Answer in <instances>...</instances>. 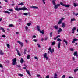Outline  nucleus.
Returning <instances> with one entry per match:
<instances>
[{"instance_id": "1", "label": "nucleus", "mask_w": 78, "mask_h": 78, "mask_svg": "<svg viewBox=\"0 0 78 78\" xmlns=\"http://www.w3.org/2000/svg\"><path fill=\"white\" fill-rule=\"evenodd\" d=\"M19 6H16V7L15 8V10L18 11H21L23 10V11H28V9H27V8H26V7H24L22 8H19Z\"/></svg>"}, {"instance_id": "2", "label": "nucleus", "mask_w": 78, "mask_h": 78, "mask_svg": "<svg viewBox=\"0 0 78 78\" xmlns=\"http://www.w3.org/2000/svg\"><path fill=\"white\" fill-rule=\"evenodd\" d=\"M55 2H56V0H52V3L54 5V8L55 9H56L58 8V7L60 6V4H58L57 5H56V3H55Z\"/></svg>"}, {"instance_id": "3", "label": "nucleus", "mask_w": 78, "mask_h": 78, "mask_svg": "<svg viewBox=\"0 0 78 78\" xmlns=\"http://www.w3.org/2000/svg\"><path fill=\"white\" fill-rule=\"evenodd\" d=\"M60 5H62V6H65V7H66V8H69V7H70V5L67 4V5H65L63 3L61 2Z\"/></svg>"}, {"instance_id": "4", "label": "nucleus", "mask_w": 78, "mask_h": 78, "mask_svg": "<svg viewBox=\"0 0 78 78\" xmlns=\"http://www.w3.org/2000/svg\"><path fill=\"white\" fill-rule=\"evenodd\" d=\"M48 50L51 52V53L52 54L53 53H54L55 52V50L54 48H53L51 49V47H50L49 48H48Z\"/></svg>"}, {"instance_id": "5", "label": "nucleus", "mask_w": 78, "mask_h": 78, "mask_svg": "<svg viewBox=\"0 0 78 78\" xmlns=\"http://www.w3.org/2000/svg\"><path fill=\"white\" fill-rule=\"evenodd\" d=\"M12 61H13V65H16V63H17V62H16V61H17V59L16 58H14L12 60Z\"/></svg>"}, {"instance_id": "6", "label": "nucleus", "mask_w": 78, "mask_h": 78, "mask_svg": "<svg viewBox=\"0 0 78 78\" xmlns=\"http://www.w3.org/2000/svg\"><path fill=\"white\" fill-rule=\"evenodd\" d=\"M17 42L19 44H20L21 45V47L22 48V47H23V43L22 42H20V41H17Z\"/></svg>"}, {"instance_id": "7", "label": "nucleus", "mask_w": 78, "mask_h": 78, "mask_svg": "<svg viewBox=\"0 0 78 78\" xmlns=\"http://www.w3.org/2000/svg\"><path fill=\"white\" fill-rule=\"evenodd\" d=\"M47 54L46 53H45L44 54V58H46V59H47L46 60H48V58L47 57Z\"/></svg>"}, {"instance_id": "8", "label": "nucleus", "mask_w": 78, "mask_h": 78, "mask_svg": "<svg viewBox=\"0 0 78 78\" xmlns=\"http://www.w3.org/2000/svg\"><path fill=\"white\" fill-rule=\"evenodd\" d=\"M53 28H54L55 29V30H58V29H59V27H58V26L57 25L54 26L53 27Z\"/></svg>"}, {"instance_id": "9", "label": "nucleus", "mask_w": 78, "mask_h": 78, "mask_svg": "<svg viewBox=\"0 0 78 78\" xmlns=\"http://www.w3.org/2000/svg\"><path fill=\"white\" fill-rule=\"evenodd\" d=\"M76 27H73L72 29V33H75V30H76Z\"/></svg>"}, {"instance_id": "10", "label": "nucleus", "mask_w": 78, "mask_h": 78, "mask_svg": "<svg viewBox=\"0 0 78 78\" xmlns=\"http://www.w3.org/2000/svg\"><path fill=\"white\" fill-rule=\"evenodd\" d=\"M62 31V30L61 28H59L58 30V34H59Z\"/></svg>"}, {"instance_id": "11", "label": "nucleus", "mask_w": 78, "mask_h": 78, "mask_svg": "<svg viewBox=\"0 0 78 78\" xmlns=\"http://www.w3.org/2000/svg\"><path fill=\"white\" fill-rule=\"evenodd\" d=\"M74 55L75 56L78 57V53L77 51L75 52L74 53Z\"/></svg>"}, {"instance_id": "12", "label": "nucleus", "mask_w": 78, "mask_h": 78, "mask_svg": "<svg viewBox=\"0 0 78 78\" xmlns=\"http://www.w3.org/2000/svg\"><path fill=\"white\" fill-rule=\"evenodd\" d=\"M30 7L31 8H33L34 9H38L39 8V7L36 6H30Z\"/></svg>"}, {"instance_id": "13", "label": "nucleus", "mask_w": 78, "mask_h": 78, "mask_svg": "<svg viewBox=\"0 0 78 78\" xmlns=\"http://www.w3.org/2000/svg\"><path fill=\"white\" fill-rule=\"evenodd\" d=\"M51 78H58V75L56 74V73H55L54 78L52 77Z\"/></svg>"}, {"instance_id": "14", "label": "nucleus", "mask_w": 78, "mask_h": 78, "mask_svg": "<svg viewBox=\"0 0 78 78\" xmlns=\"http://www.w3.org/2000/svg\"><path fill=\"white\" fill-rule=\"evenodd\" d=\"M78 39H74L73 40V41H72V43H75V41H78Z\"/></svg>"}, {"instance_id": "15", "label": "nucleus", "mask_w": 78, "mask_h": 78, "mask_svg": "<svg viewBox=\"0 0 78 78\" xmlns=\"http://www.w3.org/2000/svg\"><path fill=\"white\" fill-rule=\"evenodd\" d=\"M63 42L65 43L66 45H68V43L67 42V41L65 39H64L63 40Z\"/></svg>"}, {"instance_id": "16", "label": "nucleus", "mask_w": 78, "mask_h": 78, "mask_svg": "<svg viewBox=\"0 0 78 78\" xmlns=\"http://www.w3.org/2000/svg\"><path fill=\"white\" fill-rule=\"evenodd\" d=\"M26 72L27 73V74L29 75H30V76H31V74L29 72V71L28 70H27V69H26Z\"/></svg>"}, {"instance_id": "17", "label": "nucleus", "mask_w": 78, "mask_h": 78, "mask_svg": "<svg viewBox=\"0 0 78 78\" xmlns=\"http://www.w3.org/2000/svg\"><path fill=\"white\" fill-rule=\"evenodd\" d=\"M37 30H38V31H41V29H40V27L39 26H37Z\"/></svg>"}, {"instance_id": "18", "label": "nucleus", "mask_w": 78, "mask_h": 78, "mask_svg": "<svg viewBox=\"0 0 78 78\" xmlns=\"http://www.w3.org/2000/svg\"><path fill=\"white\" fill-rule=\"evenodd\" d=\"M61 47V42H58V48H59Z\"/></svg>"}, {"instance_id": "19", "label": "nucleus", "mask_w": 78, "mask_h": 78, "mask_svg": "<svg viewBox=\"0 0 78 78\" xmlns=\"http://www.w3.org/2000/svg\"><path fill=\"white\" fill-rule=\"evenodd\" d=\"M0 30H2L3 32H4V33H5V29H4V28H3L2 27H1L0 28Z\"/></svg>"}, {"instance_id": "20", "label": "nucleus", "mask_w": 78, "mask_h": 78, "mask_svg": "<svg viewBox=\"0 0 78 78\" xmlns=\"http://www.w3.org/2000/svg\"><path fill=\"white\" fill-rule=\"evenodd\" d=\"M24 3V2H21V3L18 4V5L19 6H22V5H24L23 4Z\"/></svg>"}, {"instance_id": "21", "label": "nucleus", "mask_w": 78, "mask_h": 78, "mask_svg": "<svg viewBox=\"0 0 78 78\" xmlns=\"http://www.w3.org/2000/svg\"><path fill=\"white\" fill-rule=\"evenodd\" d=\"M23 59V58H21V60L20 61V62L21 63V64H22L24 62Z\"/></svg>"}, {"instance_id": "22", "label": "nucleus", "mask_w": 78, "mask_h": 78, "mask_svg": "<svg viewBox=\"0 0 78 78\" xmlns=\"http://www.w3.org/2000/svg\"><path fill=\"white\" fill-rule=\"evenodd\" d=\"M62 28H65V23H62Z\"/></svg>"}, {"instance_id": "23", "label": "nucleus", "mask_w": 78, "mask_h": 78, "mask_svg": "<svg viewBox=\"0 0 78 78\" xmlns=\"http://www.w3.org/2000/svg\"><path fill=\"white\" fill-rule=\"evenodd\" d=\"M4 53H3V51L2 50L0 51V55H3Z\"/></svg>"}, {"instance_id": "24", "label": "nucleus", "mask_w": 78, "mask_h": 78, "mask_svg": "<svg viewBox=\"0 0 78 78\" xmlns=\"http://www.w3.org/2000/svg\"><path fill=\"white\" fill-rule=\"evenodd\" d=\"M25 29L26 31H27L28 30V27L27 26H25Z\"/></svg>"}, {"instance_id": "25", "label": "nucleus", "mask_w": 78, "mask_h": 78, "mask_svg": "<svg viewBox=\"0 0 78 78\" xmlns=\"http://www.w3.org/2000/svg\"><path fill=\"white\" fill-rule=\"evenodd\" d=\"M3 12H4V13H7V14H10V12L8 11H4Z\"/></svg>"}, {"instance_id": "26", "label": "nucleus", "mask_w": 78, "mask_h": 78, "mask_svg": "<svg viewBox=\"0 0 78 78\" xmlns=\"http://www.w3.org/2000/svg\"><path fill=\"white\" fill-rule=\"evenodd\" d=\"M16 51L17 52L18 55L19 56H20V52H19V51H18L17 49H16Z\"/></svg>"}, {"instance_id": "27", "label": "nucleus", "mask_w": 78, "mask_h": 78, "mask_svg": "<svg viewBox=\"0 0 78 78\" xmlns=\"http://www.w3.org/2000/svg\"><path fill=\"white\" fill-rule=\"evenodd\" d=\"M62 23V21H61L60 20H59L58 23V25H60V24H61Z\"/></svg>"}, {"instance_id": "28", "label": "nucleus", "mask_w": 78, "mask_h": 78, "mask_svg": "<svg viewBox=\"0 0 78 78\" xmlns=\"http://www.w3.org/2000/svg\"><path fill=\"white\" fill-rule=\"evenodd\" d=\"M18 75L19 76H21V77H22V76H23V75L19 73V74H18Z\"/></svg>"}, {"instance_id": "29", "label": "nucleus", "mask_w": 78, "mask_h": 78, "mask_svg": "<svg viewBox=\"0 0 78 78\" xmlns=\"http://www.w3.org/2000/svg\"><path fill=\"white\" fill-rule=\"evenodd\" d=\"M31 25V23H28L27 24V25L28 26H30Z\"/></svg>"}, {"instance_id": "30", "label": "nucleus", "mask_w": 78, "mask_h": 78, "mask_svg": "<svg viewBox=\"0 0 78 78\" xmlns=\"http://www.w3.org/2000/svg\"><path fill=\"white\" fill-rule=\"evenodd\" d=\"M57 41H58L59 42H61L62 41V40L61 39H60V38H58L57 39Z\"/></svg>"}, {"instance_id": "31", "label": "nucleus", "mask_w": 78, "mask_h": 78, "mask_svg": "<svg viewBox=\"0 0 78 78\" xmlns=\"http://www.w3.org/2000/svg\"><path fill=\"white\" fill-rule=\"evenodd\" d=\"M40 33H41L42 34H44V30H42L41 31H40Z\"/></svg>"}, {"instance_id": "32", "label": "nucleus", "mask_w": 78, "mask_h": 78, "mask_svg": "<svg viewBox=\"0 0 78 78\" xmlns=\"http://www.w3.org/2000/svg\"><path fill=\"white\" fill-rule=\"evenodd\" d=\"M55 44H56V42L55 41H54L53 42H52V45H54Z\"/></svg>"}, {"instance_id": "33", "label": "nucleus", "mask_w": 78, "mask_h": 78, "mask_svg": "<svg viewBox=\"0 0 78 78\" xmlns=\"http://www.w3.org/2000/svg\"><path fill=\"white\" fill-rule=\"evenodd\" d=\"M52 35H53V34H52V33L51 32L50 33V37H52Z\"/></svg>"}, {"instance_id": "34", "label": "nucleus", "mask_w": 78, "mask_h": 78, "mask_svg": "<svg viewBox=\"0 0 78 78\" xmlns=\"http://www.w3.org/2000/svg\"><path fill=\"white\" fill-rule=\"evenodd\" d=\"M73 5L75 7H76V6H78V5H77L76 3H73Z\"/></svg>"}, {"instance_id": "35", "label": "nucleus", "mask_w": 78, "mask_h": 78, "mask_svg": "<svg viewBox=\"0 0 78 78\" xmlns=\"http://www.w3.org/2000/svg\"><path fill=\"white\" fill-rule=\"evenodd\" d=\"M72 21H75V19L73 18L71 20V22H72Z\"/></svg>"}, {"instance_id": "36", "label": "nucleus", "mask_w": 78, "mask_h": 78, "mask_svg": "<svg viewBox=\"0 0 78 78\" xmlns=\"http://www.w3.org/2000/svg\"><path fill=\"white\" fill-rule=\"evenodd\" d=\"M65 19L64 18H62L60 20L62 22V20H64Z\"/></svg>"}, {"instance_id": "37", "label": "nucleus", "mask_w": 78, "mask_h": 78, "mask_svg": "<svg viewBox=\"0 0 78 78\" xmlns=\"http://www.w3.org/2000/svg\"><path fill=\"white\" fill-rule=\"evenodd\" d=\"M13 27V25L12 24H10L9 25V27Z\"/></svg>"}, {"instance_id": "38", "label": "nucleus", "mask_w": 78, "mask_h": 78, "mask_svg": "<svg viewBox=\"0 0 78 78\" xmlns=\"http://www.w3.org/2000/svg\"><path fill=\"white\" fill-rule=\"evenodd\" d=\"M27 51V49H24V55L25 54H26V52Z\"/></svg>"}, {"instance_id": "39", "label": "nucleus", "mask_w": 78, "mask_h": 78, "mask_svg": "<svg viewBox=\"0 0 78 78\" xmlns=\"http://www.w3.org/2000/svg\"><path fill=\"white\" fill-rule=\"evenodd\" d=\"M78 70V69H76L74 70V72H77Z\"/></svg>"}, {"instance_id": "40", "label": "nucleus", "mask_w": 78, "mask_h": 78, "mask_svg": "<svg viewBox=\"0 0 78 78\" xmlns=\"http://www.w3.org/2000/svg\"><path fill=\"white\" fill-rule=\"evenodd\" d=\"M7 46L8 48H9V46H10V45H9V44H7Z\"/></svg>"}, {"instance_id": "41", "label": "nucleus", "mask_w": 78, "mask_h": 78, "mask_svg": "<svg viewBox=\"0 0 78 78\" xmlns=\"http://www.w3.org/2000/svg\"><path fill=\"white\" fill-rule=\"evenodd\" d=\"M30 55H28L27 56V59H30Z\"/></svg>"}, {"instance_id": "42", "label": "nucleus", "mask_w": 78, "mask_h": 78, "mask_svg": "<svg viewBox=\"0 0 78 78\" xmlns=\"http://www.w3.org/2000/svg\"><path fill=\"white\" fill-rule=\"evenodd\" d=\"M23 14L25 16H28V13H24Z\"/></svg>"}, {"instance_id": "43", "label": "nucleus", "mask_w": 78, "mask_h": 78, "mask_svg": "<svg viewBox=\"0 0 78 78\" xmlns=\"http://www.w3.org/2000/svg\"><path fill=\"white\" fill-rule=\"evenodd\" d=\"M44 4H45V0H42Z\"/></svg>"}, {"instance_id": "44", "label": "nucleus", "mask_w": 78, "mask_h": 78, "mask_svg": "<svg viewBox=\"0 0 78 78\" xmlns=\"http://www.w3.org/2000/svg\"><path fill=\"white\" fill-rule=\"evenodd\" d=\"M9 11H13L14 10L12 9H9Z\"/></svg>"}, {"instance_id": "45", "label": "nucleus", "mask_w": 78, "mask_h": 78, "mask_svg": "<svg viewBox=\"0 0 78 78\" xmlns=\"http://www.w3.org/2000/svg\"><path fill=\"white\" fill-rule=\"evenodd\" d=\"M2 37H6V35H2Z\"/></svg>"}, {"instance_id": "46", "label": "nucleus", "mask_w": 78, "mask_h": 78, "mask_svg": "<svg viewBox=\"0 0 78 78\" xmlns=\"http://www.w3.org/2000/svg\"><path fill=\"white\" fill-rule=\"evenodd\" d=\"M34 58L35 59H37V60H38V58L37 57H34Z\"/></svg>"}, {"instance_id": "47", "label": "nucleus", "mask_w": 78, "mask_h": 78, "mask_svg": "<svg viewBox=\"0 0 78 78\" xmlns=\"http://www.w3.org/2000/svg\"><path fill=\"white\" fill-rule=\"evenodd\" d=\"M49 77H50V76H49V75H47V76H46V78H49Z\"/></svg>"}, {"instance_id": "48", "label": "nucleus", "mask_w": 78, "mask_h": 78, "mask_svg": "<svg viewBox=\"0 0 78 78\" xmlns=\"http://www.w3.org/2000/svg\"><path fill=\"white\" fill-rule=\"evenodd\" d=\"M70 51H73V48H70Z\"/></svg>"}, {"instance_id": "49", "label": "nucleus", "mask_w": 78, "mask_h": 78, "mask_svg": "<svg viewBox=\"0 0 78 78\" xmlns=\"http://www.w3.org/2000/svg\"><path fill=\"white\" fill-rule=\"evenodd\" d=\"M37 45H38V47H41V45H40V44H37Z\"/></svg>"}, {"instance_id": "50", "label": "nucleus", "mask_w": 78, "mask_h": 78, "mask_svg": "<svg viewBox=\"0 0 78 78\" xmlns=\"http://www.w3.org/2000/svg\"><path fill=\"white\" fill-rule=\"evenodd\" d=\"M36 36L35 35L33 36V38H36Z\"/></svg>"}, {"instance_id": "51", "label": "nucleus", "mask_w": 78, "mask_h": 78, "mask_svg": "<svg viewBox=\"0 0 78 78\" xmlns=\"http://www.w3.org/2000/svg\"><path fill=\"white\" fill-rule=\"evenodd\" d=\"M65 76H66L65 75H63L62 77V78H65Z\"/></svg>"}, {"instance_id": "52", "label": "nucleus", "mask_w": 78, "mask_h": 78, "mask_svg": "<svg viewBox=\"0 0 78 78\" xmlns=\"http://www.w3.org/2000/svg\"><path fill=\"white\" fill-rule=\"evenodd\" d=\"M37 77H40V76H41L40 75L37 74Z\"/></svg>"}, {"instance_id": "53", "label": "nucleus", "mask_w": 78, "mask_h": 78, "mask_svg": "<svg viewBox=\"0 0 78 78\" xmlns=\"http://www.w3.org/2000/svg\"><path fill=\"white\" fill-rule=\"evenodd\" d=\"M17 67L20 68L21 67L20 66V65H17Z\"/></svg>"}, {"instance_id": "54", "label": "nucleus", "mask_w": 78, "mask_h": 78, "mask_svg": "<svg viewBox=\"0 0 78 78\" xmlns=\"http://www.w3.org/2000/svg\"><path fill=\"white\" fill-rule=\"evenodd\" d=\"M56 37H57V38H58V37H61V36H60V35H58Z\"/></svg>"}, {"instance_id": "55", "label": "nucleus", "mask_w": 78, "mask_h": 78, "mask_svg": "<svg viewBox=\"0 0 78 78\" xmlns=\"http://www.w3.org/2000/svg\"><path fill=\"white\" fill-rule=\"evenodd\" d=\"M73 61H75V57H73Z\"/></svg>"}, {"instance_id": "56", "label": "nucleus", "mask_w": 78, "mask_h": 78, "mask_svg": "<svg viewBox=\"0 0 78 78\" xmlns=\"http://www.w3.org/2000/svg\"><path fill=\"white\" fill-rule=\"evenodd\" d=\"M33 40L34 41V42H37V40L36 39H34Z\"/></svg>"}, {"instance_id": "57", "label": "nucleus", "mask_w": 78, "mask_h": 78, "mask_svg": "<svg viewBox=\"0 0 78 78\" xmlns=\"http://www.w3.org/2000/svg\"><path fill=\"white\" fill-rule=\"evenodd\" d=\"M3 67V65L1 64H0V67Z\"/></svg>"}, {"instance_id": "58", "label": "nucleus", "mask_w": 78, "mask_h": 78, "mask_svg": "<svg viewBox=\"0 0 78 78\" xmlns=\"http://www.w3.org/2000/svg\"><path fill=\"white\" fill-rule=\"evenodd\" d=\"M47 39H48V38L46 37L45 38V41H47Z\"/></svg>"}, {"instance_id": "59", "label": "nucleus", "mask_w": 78, "mask_h": 78, "mask_svg": "<svg viewBox=\"0 0 78 78\" xmlns=\"http://www.w3.org/2000/svg\"><path fill=\"white\" fill-rule=\"evenodd\" d=\"M19 22H22V20L21 19H20L19 20Z\"/></svg>"}, {"instance_id": "60", "label": "nucleus", "mask_w": 78, "mask_h": 78, "mask_svg": "<svg viewBox=\"0 0 78 78\" xmlns=\"http://www.w3.org/2000/svg\"><path fill=\"white\" fill-rule=\"evenodd\" d=\"M57 37H55L54 38V40H56V39H57Z\"/></svg>"}, {"instance_id": "61", "label": "nucleus", "mask_w": 78, "mask_h": 78, "mask_svg": "<svg viewBox=\"0 0 78 78\" xmlns=\"http://www.w3.org/2000/svg\"><path fill=\"white\" fill-rule=\"evenodd\" d=\"M2 20V18H0V22H1Z\"/></svg>"}, {"instance_id": "62", "label": "nucleus", "mask_w": 78, "mask_h": 78, "mask_svg": "<svg viewBox=\"0 0 78 78\" xmlns=\"http://www.w3.org/2000/svg\"><path fill=\"white\" fill-rule=\"evenodd\" d=\"M9 61L8 60L6 61V62H7V63H9Z\"/></svg>"}, {"instance_id": "63", "label": "nucleus", "mask_w": 78, "mask_h": 78, "mask_svg": "<svg viewBox=\"0 0 78 78\" xmlns=\"http://www.w3.org/2000/svg\"><path fill=\"white\" fill-rule=\"evenodd\" d=\"M24 66L25 67H27V66L26 65L24 64Z\"/></svg>"}, {"instance_id": "64", "label": "nucleus", "mask_w": 78, "mask_h": 78, "mask_svg": "<svg viewBox=\"0 0 78 78\" xmlns=\"http://www.w3.org/2000/svg\"><path fill=\"white\" fill-rule=\"evenodd\" d=\"M69 78H73V77L70 76V77H69Z\"/></svg>"}]
</instances>
